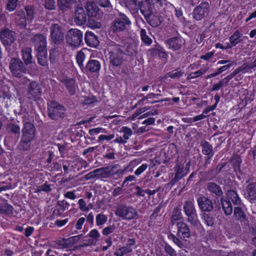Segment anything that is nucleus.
<instances>
[{
  "label": "nucleus",
  "instance_id": "52",
  "mask_svg": "<svg viewBox=\"0 0 256 256\" xmlns=\"http://www.w3.org/2000/svg\"><path fill=\"white\" fill-rule=\"evenodd\" d=\"M107 217L103 214H98L96 216V223L98 226L104 224L107 220Z\"/></svg>",
  "mask_w": 256,
  "mask_h": 256
},
{
  "label": "nucleus",
  "instance_id": "1",
  "mask_svg": "<svg viewBox=\"0 0 256 256\" xmlns=\"http://www.w3.org/2000/svg\"><path fill=\"white\" fill-rule=\"evenodd\" d=\"M197 203L200 210L202 212L218 211L220 209V203L218 199L213 200L204 196H201L197 199Z\"/></svg>",
  "mask_w": 256,
  "mask_h": 256
},
{
  "label": "nucleus",
  "instance_id": "23",
  "mask_svg": "<svg viewBox=\"0 0 256 256\" xmlns=\"http://www.w3.org/2000/svg\"><path fill=\"white\" fill-rule=\"evenodd\" d=\"M234 216L236 220L240 223L248 222V216L245 210L240 206H236L234 209Z\"/></svg>",
  "mask_w": 256,
  "mask_h": 256
},
{
  "label": "nucleus",
  "instance_id": "21",
  "mask_svg": "<svg viewBox=\"0 0 256 256\" xmlns=\"http://www.w3.org/2000/svg\"><path fill=\"white\" fill-rule=\"evenodd\" d=\"M174 176L172 178L170 182L167 184V185L172 186L176 184L179 180L182 178L186 173L184 172V166L182 164L178 163L174 166Z\"/></svg>",
  "mask_w": 256,
  "mask_h": 256
},
{
  "label": "nucleus",
  "instance_id": "11",
  "mask_svg": "<svg viewBox=\"0 0 256 256\" xmlns=\"http://www.w3.org/2000/svg\"><path fill=\"white\" fill-rule=\"evenodd\" d=\"M52 42L56 45L61 44L64 40L62 26L57 24H52L50 27Z\"/></svg>",
  "mask_w": 256,
  "mask_h": 256
},
{
  "label": "nucleus",
  "instance_id": "34",
  "mask_svg": "<svg viewBox=\"0 0 256 256\" xmlns=\"http://www.w3.org/2000/svg\"><path fill=\"white\" fill-rule=\"evenodd\" d=\"M32 140H33L21 136L20 140L18 146V150L22 151L28 150L30 147L31 142Z\"/></svg>",
  "mask_w": 256,
  "mask_h": 256
},
{
  "label": "nucleus",
  "instance_id": "45",
  "mask_svg": "<svg viewBox=\"0 0 256 256\" xmlns=\"http://www.w3.org/2000/svg\"><path fill=\"white\" fill-rule=\"evenodd\" d=\"M141 39L142 41L147 45H150L152 42V40L146 34L144 29H141L140 31Z\"/></svg>",
  "mask_w": 256,
  "mask_h": 256
},
{
  "label": "nucleus",
  "instance_id": "13",
  "mask_svg": "<svg viewBox=\"0 0 256 256\" xmlns=\"http://www.w3.org/2000/svg\"><path fill=\"white\" fill-rule=\"evenodd\" d=\"M210 9V6L207 2H202L197 6L194 10L193 18L197 20H200L208 16Z\"/></svg>",
  "mask_w": 256,
  "mask_h": 256
},
{
  "label": "nucleus",
  "instance_id": "17",
  "mask_svg": "<svg viewBox=\"0 0 256 256\" xmlns=\"http://www.w3.org/2000/svg\"><path fill=\"white\" fill-rule=\"evenodd\" d=\"M86 15L84 8L77 6L74 10V22L76 25L82 26L86 22Z\"/></svg>",
  "mask_w": 256,
  "mask_h": 256
},
{
  "label": "nucleus",
  "instance_id": "8",
  "mask_svg": "<svg viewBox=\"0 0 256 256\" xmlns=\"http://www.w3.org/2000/svg\"><path fill=\"white\" fill-rule=\"evenodd\" d=\"M42 92V84L36 81H32L28 88L27 98L33 101L39 100L41 98Z\"/></svg>",
  "mask_w": 256,
  "mask_h": 256
},
{
  "label": "nucleus",
  "instance_id": "31",
  "mask_svg": "<svg viewBox=\"0 0 256 256\" xmlns=\"http://www.w3.org/2000/svg\"><path fill=\"white\" fill-rule=\"evenodd\" d=\"M61 82L66 86L67 90L70 95H74L76 92V85L75 80L74 79H64Z\"/></svg>",
  "mask_w": 256,
  "mask_h": 256
},
{
  "label": "nucleus",
  "instance_id": "48",
  "mask_svg": "<svg viewBox=\"0 0 256 256\" xmlns=\"http://www.w3.org/2000/svg\"><path fill=\"white\" fill-rule=\"evenodd\" d=\"M78 237L76 236H72L68 238L63 239L64 242V248H69L70 244H74L78 242Z\"/></svg>",
  "mask_w": 256,
  "mask_h": 256
},
{
  "label": "nucleus",
  "instance_id": "14",
  "mask_svg": "<svg viewBox=\"0 0 256 256\" xmlns=\"http://www.w3.org/2000/svg\"><path fill=\"white\" fill-rule=\"evenodd\" d=\"M206 190L214 196V199H218L224 196V192L221 187L214 182H208L206 184Z\"/></svg>",
  "mask_w": 256,
  "mask_h": 256
},
{
  "label": "nucleus",
  "instance_id": "37",
  "mask_svg": "<svg viewBox=\"0 0 256 256\" xmlns=\"http://www.w3.org/2000/svg\"><path fill=\"white\" fill-rule=\"evenodd\" d=\"M240 33L238 30H236L233 34L230 36V44H228L227 46H226V48H230L232 46L237 44L240 41Z\"/></svg>",
  "mask_w": 256,
  "mask_h": 256
},
{
  "label": "nucleus",
  "instance_id": "18",
  "mask_svg": "<svg viewBox=\"0 0 256 256\" xmlns=\"http://www.w3.org/2000/svg\"><path fill=\"white\" fill-rule=\"evenodd\" d=\"M32 42L37 51H42V50H46V40L42 34H36L32 38Z\"/></svg>",
  "mask_w": 256,
  "mask_h": 256
},
{
  "label": "nucleus",
  "instance_id": "28",
  "mask_svg": "<svg viewBox=\"0 0 256 256\" xmlns=\"http://www.w3.org/2000/svg\"><path fill=\"white\" fill-rule=\"evenodd\" d=\"M76 2V0H58L57 4L59 9L66 12L72 8V6Z\"/></svg>",
  "mask_w": 256,
  "mask_h": 256
},
{
  "label": "nucleus",
  "instance_id": "22",
  "mask_svg": "<svg viewBox=\"0 0 256 256\" xmlns=\"http://www.w3.org/2000/svg\"><path fill=\"white\" fill-rule=\"evenodd\" d=\"M166 42L170 48H172L174 50H177L182 47L185 40L181 36H178L168 38L166 40Z\"/></svg>",
  "mask_w": 256,
  "mask_h": 256
},
{
  "label": "nucleus",
  "instance_id": "19",
  "mask_svg": "<svg viewBox=\"0 0 256 256\" xmlns=\"http://www.w3.org/2000/svg\"><path fill=\"white\" fill-rule=\"evenodd\" d=\"M149 3L146 2H143L142 1L139 2L138 7V10H140L141 13L144 15V18L152 12V9L151 7L150 3L154 4L158 3L160 4H161V0H148Z\"/></svg>",
  "mask_w": 256,
  "mask_h": 256
},
{
  "label": "nucleus",
  "instance_id": "35",
  "mask_svg": "<svg viewBox=\"0 0 256 256\" xmlns=\"http://www.w3.org/2000/svg\"><path fill=\"white\" fill-rule=\"evenodd\" d=\"M22 60L24 62V64L28 66L32 62V50L30 48H26L22 50Z\"/></svg>",
  "mask_w": 256,
  "mask_h": 256
},
{
  "label": "nucleus",
  "instance_id": "33",
  "mask_svg": "<svg viewBox=\"0 0 256 256\" xmlns=\"http://www.w3.org/2000/svg\"><path fill=\"white\" fill-rule=\"evenodd\" d=\"M230 162L232 164L234 171L236 172H240V164L242 162V160L240 157L238 155H234L230 160Z\"/></svg>",
  "mask_w": 256,
  "mask_h": 256
},
{
  "label": "nucleus",
  "instance_id": "16",
  "mask_svg": "<svg viewBox=\"0 0 256 256\" xmlns=\"http://www.w3.org/2000/svg\"><path fill=\"white\" fill-rule=\"evenodd\" d=\"M178 228L177 236L184 240H186L190 236V231L188 224L182 222H176Z\"/></svg>",
  "mask_w": 256,
  "mask_h": 256
},
{
  "label": "nucleus",
  "instance_id": "15",
  "mask_svg": "<svg viewBox=\"0 0 256 256\" xmlns=\"http://www.w3.org/2000/svg\"><path fill=\"white\" fill-rule=\"evenodd\" d=\"M86 8L88 17H96L98 20L102 17L103 12L100 11L96 3H88Z\"/></svg>",
  "mask_w": 256,
  "mask_h": 256
},
{
  "label": "nucleus",
  "instance_id": "40",
  "mask_svg": "<svg viewBox=\"0 0 256 256\" xmlns=\"http://www.w3.org/2000/svg\"><path fill=\"white\" fill-rule=\"evenodd\" d=\"M227 196L231 200L233 204L235 205H240L241 200L238 197L237 193L234 190H229L227 192Z\"/></svg>",
  "mask_w": 256,
  "mask_h": 256
},
{
  "label": "nucleus",
  "instance_id": "44",
  "mask_svg": "<svg viewBox=\"0 0 256 256\" xmlns=\"http://www.w3.org/2000/svg\"><path fill=\"white\" fill-rule=\"evenodd\" d=\"M182 218L181 210L178 208H175L174 209L172 216H171V222L174 224L173 221H176L179 220H181Z\"/></svg>",
  "mask_w": 256,
  "mask_h": 256
},
{
  "label": "nucleus",
  "instance_id": "29",
  "mask_svg": "<svg viewBox=\"0 0 256 256\" xmlns=\"http://www.w3.org/2000/svg\"><path fill=\"white\" fill-rule=\"evenodd\" d=\"M246 192L250 202L251 203L254 202L256 200V182L250 183L247 186Z\"/></svg>",
  "mask_w": 256,
  "mask_h": 256
},
{
  "label": "nucleus",
  "instance_id": "12",
  "mask_svg": "<svg viewBox=\"0 0 256 256\" xmlns=\"http://www.w3.org/2000/svg\"><path fill=\"white\" fill-rule=\"evenodd\" d=\"M117 166L118 165L115 164L112 166L102 167L94 170L96 178H108L114 175L118 172V171L114 170V169L116 168Z\"/></svg>",
  "mask_w": 256,
  "mask_h": 256
},
{
  "label": "nucleus",
  "instance_id": "56",
  "mask_svg": "<svg viewBox=\"0 0 256 256\" xmlns=\"http://www.w3.org/2000/svg\"><path fill=\"white\" fill-rule=\"evenodd\" d=\"M183 74L182 71L172 72H168L166 74V76L170 77L172 78H179Z\"/></svg>",
  "mask_w": 256,
  "mask_h": 256
},
{
  "label": "nucleus",
  "instance_id": "32",
  "mask_svg": "<svg viewBox=\"0 0 256 256\" xmlns=\"http://www.w3.org/2000/svg\"><path fill=\"white\" fill-rule=\"evenodd\" d=\"M126 6L130 10L132 14L138 13L139 2L138 0H124Z\"/></svg>",
  "mask_w": 256,
  "mask_h": 256
},
{
  "label": "nucleus",
  "instance_id": "2",
  "mask_svg": "<svg viewBox=\"0 0 256 256\" xmlns=\"http://www.w3.org/2000/svg\"><path fill=\"white\" fill-rule=\"evenodd\" d=\"M47 111L48 116L52 120H58L65 116V108L54 100L48 104Z\"/></svg>",
  "mask_w": 256,
  "mask_h": 256
},
{
  "label": "nucleus",
  "instance_id": "7",
  "mask_svg": "<svg viewBox=\"0 0 256 256\" xmlns=\"http://www.w3.org/2000/svg\"><path fill=\"white\" fill-rule=\"evenodd\" d=\"M115 214L124 220H130L137 216L138 212L131 206L119 204L116 207Z\"/></svg>",
  "mask_w": 256,
  "mask_h": 256
},
{
  "label": "nucleus",
  "instance_id": "27",
  "mask_svg": "<svg viewBox=\"0 0 256 256\" xmlns=\"http://www.w3.org/2000/svg\"><path fill=\"white\" fill-rule=\"evenodd\" d=\"M122 48V54H123L128 55L129 56H134L136 55V46L134 42L129 44L127 43L124 46H120Z\"/></svg>",
  "mask_w": 256,
  "mask_h": 256
},
{
  "label": "nucleus",
  "instance_id": "55",
  "mask_svg": "<svg viewBox=\"0 0 256 256\" xmlns=\"http://www.w3.org/2000/svg\"><path fill=\"white\" fill-rule=\"evenodd\" d=\"M121 131L124 132L123 138L126 140L129 138V136L132 134V130L126 126L122 127Z\"/></svg>",
  "mask_w": 256,
  "mask_h": 256
},
{
  "label": "nucleus",
  "instance_id": "30",
  "mask_svg": "<svg viewBox=\"0 0 256 256\" xmlns=\"http://www.w3.org/2000/svg\"><path fill=\"white\" fill-rule=\"evenodd\" d=\"M100 68V62L95 60H90L86 66V69L90 72H96Z\"/></svg>",
  "mask_w": 256,
  "mask_h": 256
},
{
  "label": "nucleus",
  "instance_id": "38",
  "mask_svg": "<svg viewBox=\"0 0 256 256\" xmlns=\"http://www.w3.org/2000/svg\"><path fill=\"white\" fill-rule=\"evenodd\" d=\"M201 146L202 147V152L204 154L207 156H213L214 152L212 146L211 144L206 141H204L201 143Z\"/></svg>",
  "mask_w": 256,
  "mask_h": 256
},
{
  "label": "nucleus",
  "instance_id": "54",
  "mask_svg": "<svg viewBox=\"0 0 256 256\" xmlns=\"http://www.w3.org/2000/svg\"><path fill=\"white\" fill-rule=\"evenodd\" d=\"M206 72L205 70H200L196 72L190 73L187 77V80L196 78Z\"/></svg>",
  "mask_w": 256,
  "mask_h": 256
},
{
  "label": "nucleus",
  "instance_id": "53",
  "mask_svg": "<svg viewBox=\"0 0 256 256\" xmlns=\"http://www.w3.org/2000/svg\"><path fill=\"white\" fill-rule=\"evenodd\" d=\"M18 0H8L6 7L10 12L14 11L17 6Z\"/></svg>",
  "mask_w": 256,
  "mask_h": 256
},
{
  "label": "nucleus",
  "instance_id": "57",
  "mask_svg": "<svg viewBox=\"0 0 256 256\" xmlns=\"http://www.w3.org/2000/svg\"><path fill=\"white\" fill-rule=\"evenodd\" d=\"M116 229V226L114 225H110L104 228L102 230V234L104 236H108L113 232Z\"/></svg>",
  "mask_w": 256,
  "mask_h": 256
},
{
  "label": "nucleus",
  "instance_id": "63",
  "mask_svg": "<svg viewBox=\"0 0 256 256\" xmlns=\"http://www.w3.org/2000/svg\"><path fill=\"white\" fill-rule=\"evenodd\" d=\"M152 52L154 55L158 54L159 56L162 58H166L167 56L166 54L160 49H154L152 50Z\"/></svg>",
  "mask_w": 256,
  "mask_h": 256
},
{
  "label": "nucleus",
  "instance_id": "47",
  "mask_svg": "<svg viewBox=\"0 0 256 256\" xmlns=\"http://www.w3.org/2000/svg\"><path fill=\"white\" fill-rule=\"evenodd\" d=\"M25 10L26 12V16L28 20V23L32 22L34 16V8L30 6H27L25 7Z\"/></svg>",
  "mask_w": 256,
  "mask_h": 256
},
{
  "label": "nucleus",
  "instance_id": "9",
  "mask_svg": "<svg viewBox=\"0 0 256 256\" xmlns=\"http://www.w3.org/2000/svg\"><path fill=\"white\" fill-rule=\"evenodd\" d=\"M16 39V33L14 31L8 28H4L0 30V41L6 47L10 46Z\"/></svg>",
  "mask_w": 256,
  "mask_h": 256
},
{
  "label": "nucleus",
  "instance_id": "3",
  "mask_svg": "<svg viewBox=\"0 0 256 256\" xmlns=\"http://www.w3.org/2000/svg\"><path fill=\"white\" fill-rule=\"evenodd\" d=\"M131 24V21L125 14L119 13L112 22L110 28L114 32H120L128 30Z\"/></svg>",
  "mask_w": 256,
  "mask_h": 256
},
{
  "label": "nucleus",
  "instance_id": "25",
  "mask_svg": "<svg viewBox=\"0 0 256 256\" xmlns=\"http://www.w3.org/2000/svg\"><path fill=\"white\" fill-rule=\"evenodd\" d=\"M14 15L15 16V20L17 24L20 26L21 28H25L26 26L28 20H27L24 12L22 10H16Z\"/></svg>",
  "mask_w": 256,
  "mask_h": 256
},
{
  "label": "nucleus",
  "instance_id": "46",
  "mask_svg": "<svg viewBox=\"0 0 256 256\" xmlns=\"http://www.w3.org/2000/svg\"><path fill=\"white\" fill-rule=\"evenodd\" d=\"M96 4L100 6L106 8V12H110L112 10V6L109 0H96Z\"/></svg>",
  "mask_w": 256,
  "mask_h": 256
},
{
  "label": "nucleus",
  "instance_id": "51",
  "mask_svg": "<svg viewBox=\"0 0 256 256\" xmlns=\"http://www.w3.org/2000/svg\"><path fill=\"white\" fill-rule=\"evenodd\" d=\"M52 190L50 184H48L46 182L44 184L38 186L36 190V192H40L42 191L49 192Z\"/></svg>",
  "mask_w": 256,
  "mask_h": 256
},
{
  "label": "nucleus",
  "instance_id": "50",
  "mask_svg": "<svg viewBox=\"0 0 256 256\" xmlns=\"http://www.w3.org/2000/svg\"><path fill=\"white\" fill-rule=\"evenodd\" d=\"M44 6L46 9L52 10L56 9L55 0H45Z\"/></svg>",
  "mask_w": 256,
  "mask_h": 256
},
{
  "label": "nucleus",
  "instance_id": "64",
  "mask_svg": "<svg viewBox=\"0 0 256 256\" xmlns=\"http://www.w3.org/2000/svg\"><path fill=\"white\" fill-rule=\"evenodd\" d=\"M114 138V134H110L108 136L106 135H100L98 140V142H100L102 140H110Z\"/></svg>",
  "mask_w": 256,
  "mask_h": 256
},
{
  "label": "nucleus",
  "instance_id": "5",
  "mask_svg": "<svg viewBox=\"0 0 256 256\" xmlns=\"http://www.w3.org/2000/svg\"><path fill=\"white\" fill-rule=\"evenodd\" d=\"M66 42L70 46L78 47L82 42V32L77 28L68 30L66 36Z\"/></svg>",
  "mask_w": 256,
  "mask_h": 256
},
{
  "label": "nucleus",
  "instance_id": "60",
  "mask_svg": "<svg viewBox=\"0 0 256 256\" xmlns=\"http://www.w3.org/2000/svg\"><path fill=\"white\" fill-rule=\"evenodd\" d=\"M248 63L244 62L242 65L238 68H236L239 74L242 72V73H246L249 70Z\"/></svg>",
  "mask_w": 256,
  "mask_h": 256
},
{
  "label": "nucleus",
  "instance_id": "41",
  "mask_svg": "<svg viewBox=\"0 0 256 256\" xmlns=\"http://www.w3.org/2000/svg\"><path fill=\"white\" fill-rule=\"evenodd\" d=\"M202 218L208 226H212L214 225L215 218L212 214L204 212Z\"/></svg>",
  "mask_w": 256,
  "mask_h": 256
},
{
  "label": "nucleus",
  "instance_id": "58",
  "mask_svg": "<svg viewBox=\"0 0 256 256\" xmlns=\"http://www.w3.org/2000/svg\"><path fill=\"white\" fill-rule=\"evenodd\" d=\"M57 206L62 210L64 212L66 209H68L70 206V204L64 200L62 201L58 200L57 203Z\"/></svg>",
  "mask_w": 256,
  "mask_h": 256
},
{
  "label": "nucleus",
  "instance_id": "4",
  "mask_svg": "<svg viewBox=\"0 0 256 256\" xmlns=\"http://www.w3.org/2000/svg\"><path fill=\"white\" fill-rule=\"evenodd\" d=\"M26 65L19 58H12L9 62V68L12 74L16 77L20 78L26 72Z\"/></svg>",
  "mask_w": 256,
  "mask_h": 256
},
{
  "label": "nucleus",
  "instance_id": "42",
  "mask_svg": "<svg viewBox=\"0 0 256 256\" xmlns=\"http://www.w3.org/2000/svg\"><path fill=\"white\" fill-rule=\"evenodd\" d=\"M6 130L8 132L14 134L19 135L20 134V127L15 124H8L6 126Z\"/></svg>",
  "mask_w": 256,
  "mask_h": 256
},
{
  "label": "nucleus",
  "instance_id": "43",
  "mask_svg": "<svg viewBox=\"0 0 256 256\" xmlns=\"http://www.w3.org/2000/svg\"><path fill=\"white\" fill-rule=\"evenodd\" d=\"M98 20L96 17H88V26L92 28H100L102 24Z\"/></svg>",
  "mask_w": 256,
  "mask_h": 256
},
{
  "label": "nucleus",
  "instance_id": "26",
  "mask_svg": "<svg viewBox=\"0 0 256 256\" xmlns=\"http://www.w3.org/2000/svg\"><path fill=\"white\" fill-rule=\"evenodd\" d=\"M146 20L148 23L152 27H157L160 26L162 22V18L160 15H156L152 13V12L146 16Z\"/></svg>",
  "mask_w": 256,
  "mask_h": 256
},
{
  "label": "nucleus",
  "instance_id": "24",
  "mask_svg": "<svg viewBox=\"0 0 256 256\" xmlns=\"http://www.w3.org/2000/svg\"><path fill=\"white\" fill-rule=\"evenodd\" d=\"M84 41L88 46L92 48H96L100 43L98 37L91 32H86Z\"/></svg>",
  "mask_w": 256,
  "mask_h": 256
},
{
  "label": "nucleus",
  "instance_id": "59",
  "mask_svg": "<svg viewBox=\"0 0 256 256\" xmlns=\"http://www.w3.org/2000/svg\"><path fill=\"white\" fill-rule=\"evenodd\" d=\"M87 236L93 238L96 241H98V238L100 236V234L96 230L94 229L90 232Z\"/></svg>",
  "mask_w": 256,
  "mask_h": 256
},
{
  "label": "nucleus",
  "instance_id": "36",
  "mask_svg": "<svg viewBox=\"0 0 256 256\" xmlns=\"http://www.w3.org/2000/svg\"><path fill=\"white\" fill-rule=\"evenodd\" d=\"M220 203L224 214L226 216L230 215L232 212V206L230 201L224 199V196L220 198Z\"/></svg>",
  "mask_w": 256,
  "mask_h": 256
},
{
  "label": "nucleus",
  "instance_id": "62",
  "mask_svg": "<svg viewBox=\"0 0 256 256\" xmlns=\"http://www.w3.org/2000/svg\"><path fill=\"white\" fill-rule=\"evenodd\" d=\"M78 204L79 205V208L80 210H82L83 212H87L89 210L88 206H86V204L83 199H80L79 200L78 202Z\"/></svg>",
  "mask_w": 256,
  "mask_h": 256
},
{
  "label": "nucleus",
  "instance_id": "39",
  "mask_svg": "<svg viewBox=\"0 0 256 256\" xmlns=\"http://www.w3.org/2000/svg\"><path fill=\"white\" fill-rule=\"evenodd\" d=\"M46 50L42 51H38L37 59L38 63L42 66H46L48 64Z\"/></svg>",
  "mask_w": 256,
  "mask_h": 256
},
{
  "label": "nucleus",
  "instance_id": "20",
  "mask_svg": "<svg viewBox=\"0 0 256 256\" xmlns=\"http://www.w3.org/2000/svg\"><path fill=\"white\" fill-rule=\"evenodd\" d=\"M36 134V129L34 125L30 122H26L24 124L22 129V136L34 140Z\"/></svg>",
  "mask_w": 256,
  "mask_h": 256
},
{
  "label": "nucleus",
  "instance_id": "61",
  "mask_svg": "<svg viewBox=\"0 0 256 256\" xmlns=\"http://www.w3.org/2000/svg\"><path fill=\"white\" fill-rule=\"evenodd\" d=\"M164 250L170 256H176V251L172 246L168 244H166L164 246Z\"/></svg>",
  "mask_w": 256,
  "mask_h": 256
},
{
  "label": "nucleus",
  "instance_id": "6",
  "mask_svg": "<svg viewBox=\"0 0 256 256\" xmlns=\"http://www.w3.org/2000/svg\"><path fill=\"white\" fill-rule=\"evenodd\" d=\"M184 211L188 217L187 221L195 226L198 224V216L196 210L193 202L191 200H186L184 204Z\"/></svg>",
  "mask_w": 256,
  "mask_h": 256
},
{
  "label": "nucleus",
  "instance_id": "49",
  "mask_svg": "<svg viewBox=\"0 0 256 256\" xmlns=\"http://www.w3.org/2000/svg\"><path fill=\"white\" fill-rule=\"evenodd\" d=\"M78 64L82 70L84 68L83 62L85 59V54L82 52H79L76 56Z\"/></svg>",
  "mask_w": 256,
  "mask_h": 256
},
{
  "label": "nucleus",
  "instance_id": "10",
  "mask_svg": "<svg viewBox=\"0 0 256 256\" xmlns=\"http://www.w3.org/2000/svg\"><path fill=\"white\" fill-rule=\"evenodd\" d=\"M122 50V48L118 45L109 52L110 62L112 66L118 67L122 64L124 62Z\"/></svg>",
  "mask_w": 256,
  "mask_h": 256
}]
</instances>
